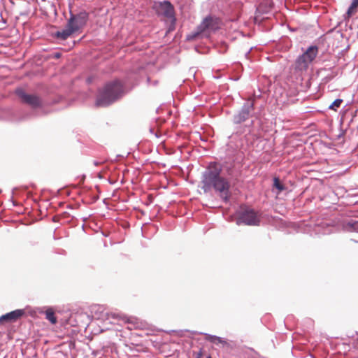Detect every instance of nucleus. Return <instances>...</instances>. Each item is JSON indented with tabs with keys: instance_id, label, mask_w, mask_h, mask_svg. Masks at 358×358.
<instances>
[{
	"instance_id": "nucleus-1",
	"label": "nucleus",
	"mask_w": 358,
	"mask_h": 358,
	"mask_svg": "<svg viewBox=\"0 0 358 358\" xmlns=\"http://www.w3.org/2000/svg\"><path fill=\"white\" fill-rule=\"evenodd\" d=\"M222 164L215 161L210 162L201 173L198 187L202 189L204 194L213 191L220 200L227 204L230 202L232 196L231 184L229 178L222 175Z\"/></svg>"
},
{
	"instance_id": "nucleus-2",
	"label": "nucleus",
	"mask_w": 358,
	"mask_h": 358,
	"mask_svg": "<svg viewBox=\"0 0 358 358\" xmlns=\"http://www.w3.org/2000/svg\"><path fill=\"white\" fill-rule=\"evenodd\" d=\"M255 101L252 99L246 100L240 108L237 109L231 117V122L235 125V131L232 135L240 136L245 132H248L250 134H255L259 133L262 130V120L256 117V120L258 121V125L255 124V120H252L249 124L245 123L253 116L255 113Z\"/></svg>"
},
{
	"instance_id": "nucleus-3",
	"label": "nucleus",
	"mask_w": 358,
	"mask_h": 358,
	"mask_svg": "<svg viewBox=\"0 0 358 358\" xmlns=\"http://www.w3.org/2000/svg\"><path fill=\"white\" fill-rule=\"evenodd\" d=\"M134 86L129 87L125 80L117 78L108 81L99 91L95 102L96 106L99 107L109 106L121 99Z\"/></svg>"
},
{
	"instance_id": "nucleus-4",
	"label": "nucleus",
	"mask_w": 358,
	"mask_h": 358,
	"mask_svg": "<svg viewBox=\"0 0 358 358\" xmlns=\"http://www.w3.org/2000/svg\"><path fill=\"white\" fill-rule=\"evenodd\" d=\"M89 13L82 10L78 13L70 12L69 18L64 29L55 31L52 36L58 40L65 41L73 34L82 30L89 20Z\"/></svg>"
},
{
	"instance_id": "nucleus-5",
	"label": "nucleus",
	"mask_w": 358,
	"mask_h": 358,
	"mask_svg": "<svg viewBox=\"0 0 358 358\" xmlns=\"http://www.w3.org/2000/svg\"><path fill=\"white\" fill-rule=\"evenodd\" d=\"M237 225L259 226L261 220L258 213L251 207L241 204L235 213Z\"/></svg>"
},
{
	"instance_id": "nucleus-6",
	"label": "nucleus",
	"mask_w": 358,
	"mask_h": 358,
	"mask_svg": "<svg viewBox=\"0 0 358 358\" xmlns=\"http://www.w3.org/2000/svg\"><path fill=\"white\" fill-rule=\"evenodd\" d=\"M318 46L310 45L302 55H299L295 60V68L299 71H305L308 68L309 64L313 62L318 54Z\"/></svg>"
},
{
	"instance_id": "nucleus-7",
	"label": "nucleus",
	"mask_w": 358,
	"mask_h": 358,
	"mask_svg": "<svg viewBox=\"0 0 358 358\" xmlns=\"http://www.w3.org/2000/svg\"><path fill=\"white\" fill-rule=\"evenodd\" d=\"M15 94L22 103L29 106L32 109L41 108L44 106V101L41 97L27 92L22 87L16 88Z\"/></svg>"
},
{
	"instance_id": "nucleus-8",
	"label": "nucleus",
	"mask_w": 358,
	"mask_h": 358,
	"mask_svg": "<svg viewBox=\"0 0 358 358\" xmlns=\"http://www.w3.org/2000/svg\"><path fill=\"white\" fill-rule=\"evenodd\" d=\"M199 25L204 36L208 38L210 32H215L220 28V20L215 16L208 15Z\"/></svg>"
},
{
	"instance_id": "nucleus-9",
	"label": "nucleus",
	"mask_w": 358,
	"mask_h": 358,
	"mask_svg": "<svg viewBox=\"0 0 358 358\" xmlns=\"http://www.w3.org/2000/svg\"><path fill=\"white\" fill-rule=\"evenodd\" d=\"M152 9L158 16L170 18L176 15L174 6L169 0L155 1L152 5Z\"/></svg>"
},
{
	"instance_id": "nucleus-10",
	"label": "nucleus",
	"mask_w": 358,
	"mask_h": 358,
	"mask_svg": "<svg viewBox=\"0 0 358 358\" xmlns=\"http://www.w3.org/2000/svg\"><path fill=\"white\" fill-rule=\"evenodd\" d=\"M91 312L95 315L97 319L106 318V320H110L112 318L114 320L123 319V317L119 313L106 312L104 307L101 305L92 306Z\"/></svg>"
},
{
	"instance_id": "nucleus-11",
	"label": "nucleus",
	"mask_w": 358,
	"mask_h": 358,
	"mask_svg": "<svg viewBox=\"0 0 358 358\" xmlns=\"http://www.w3.org/2000/svg\"><path fill=\"white\" fill-rule=\"evenodd\" d=\"M26 312L24 309H16L0 316V323H11L15 322L17 320L24 317Z\"/></svg>"
},
{
	"instance_id": "nucleus-12",
	"label": "nucleus",
	"mask_w": 358,
	"mask_h": 358,
	"mask_svg": "<svg viewBox=\"0 0 358 358\" xmlns=\"http://www.w3.org/2000/svg\"><path fill=\"white\" fill-rule=\"evenodd\" d=\"M95 190L96 192L93 189L86 191L83 194L82 201L87 204L95 203L99 199L100 190L98 186L95 187Z\"/></svg>"
},
{
	"instance_id": "nucleus-13",
	"label": "nucleus",
	"mask_w": 358,
	"mask_h": 358,
	"mask_svg": "<svg viewBox=\"0 0 358 358\" xmlns=\"http://www.w3.org/2000/svg\"><path fill=\"white\" fill-rule=\"evenodd\" d=\"M199 334L203 335L205 336V340L213 345L222 347L227 345V341L222 337L203 332H200Z\"/></svg>"
},
{
	"instance_id": "nucleus-14",
	"label": "nucleus",
	"mask_w": 358,
	"mask_h": 358,
	"mask_svg": "<svg viewBox=\"0 0 358 358\" xmlns=\"http://www.w3.org/2000/svg\"><path fill=\"white\" fill-rule=\"evenodd\" d=\"M342 228L348 232H358V220H348L342 223Z\"/></svg>"
},
{
	"instance_id": "nucleus-15",
	"label": "nucleus",
	"mask_w": 358,
	"mask_h": 358,
	"mask_svg": "<svg viewBox=\"0 0 358 358\" xmlns=\"http://www.w3.org/2000/svg\"><path fill=\"white\" fill-rule=\"evenodd\" d=\"M272 189L273 192H275L278 194L282 192L283 191L286 190L287 187L279 177L274 176L273 178Z\"/></svg>"
},
{
	"instance_id": "nucleus-16",
	"label": "nucleus",
	"mask_w": 358,
	"mask_h": 358,
	"mask_svg": "<svg viewBox=\"0 0 358 358\" xmlns=\"http://www.w3.org/2000/svg\"><path fill=\"white\" fill-rule=\"evenodd\" d=\"M204 36L203 32L199 29V25L197 26L196 29L194 31H192V33L187 34L186 36V40L189 41H194L196 38H199L200 37Z\"/></svg>"
},
{
	"instance_id": "nucleus-17",
	"label": "nucleus",
	"mask_w": 358,
	"mask_h": 358,
	"mask_svg": "<svg viewBox=\"0 0 358 358\" xmlns=\"http://www.w3.org/2000/svg\"><path fill=\"white\" fill-rule=\"evenodd\" d=\"M45 318L52 324H55L57 322V318L54 310L51 308H48L45 310Z\"/></svg>"
},
{
	"instance_id": "nucleus-18",
	"label": "nucleus",
	"mask_w": 358,
	"mask_h": 358,
	"mask_svg": "<svg viewBox=\"0 0 358 358\" xmlns=\"http://www.w3.org/2000/svg\"><path fill=\"white\" fill-rule=\"evenodd\" d=\"M234 4L235 9H236L234 11H233L234 18L238 19L241 15L243 3H241V2H238V1H236L234 3Z\"/></svg>"
},
{
	"instance_id": "nucleus-19",
	"label": "nucleus",
	"mask_w": 358,
	"mask_h": 358,
	"mask_svg": "<svg viewBox=\"0 0 358 358\" xmlns=\"http://www.w3.org/2000/svg\"><path fill=\"white\" fill-rule=\"evenodd\" d=\"M357 6H354L352 5V3H351V4L350 5V6L348 7V10H347V12L345 14V19L346 20L347 18H350L352 17V15L355 13V12L357 11Z\"/></svg>"
},
{
	"instance_id": "nucleus-20",
	"label": "nucleus",
	"mask_w": 358,
	"mask_h": 358,
	"mask_svg": "<svg viewBox=\"0 0 358 358\" xmlns=\"http://www.w3.org/2000/svg\"><path fill=\"white\" fill-rule=\"evenodd\" d=\"M343 99H335L329 106V109L336 111L337 109L341 106L343 103Z\"/></svg>"
},
{
	"instance_id": "nucleus-21",
	"label": "nucleus",
	"mask_w": 358,
	"mask_h": 358,
	"mask_svg": "<svg viewBox=\"0 0 358 358\" xmlns=\"http://www.w3.org/2000/svg\"><path fill=\"white\" fill-rule=\"evenodd\" d=\"M171 20V23L168 27V29H167V33H169V32H171L175 30L176 29V15H174L173 17H171L169 18Z\"/></svg>"
},
{
	"instance_id": "nucleus-22",
	"label": "nucleus",
	"mask_w": 358,
	"mask_h": 358,
	"mask_svg": "<svg viewBox=\"0 0 358 358\" xmlns=\"http://www.w3.org/2000/svg\"><path fill=\"white\" fill-rule=\"evenodd\" d=\"M29 115H19V117H15V116H13V117H10V120L11 121H21V120H26L29 117Z\"/></svg>"
},
{
	"instance_id": "nucleus-23",
	"label": "nucleus",
	"mask_w": 358,
	"mask_h": 358,
	"mask_svg": "<svg viewBox=\"0 0 358 358\" xmlns=\"http://www.w3.org/2000/svg\"><path fill=\"white\" fill-rule=\"evenodd\" d=\"M6 22V20L2 17L1 13H0V29H3Z\"/></svg>"
},
{
	"instance_id": "nucleus-24",
	"label": "nucleus",
	"mask_w": 358,
	"mask_h": 358,
	"mask_svg": "<svg viewBox=\"0 0 358 358\" xmlns=\"http://www.w3.org/2000/svg\"><path fill=\"white\" fill-rule=\"evenodd\" d=\"M57 193H58V194H65L66 196H69L70 195V192L69 190H67V189H58Z\"/></svg>"
},
{
	"instance_id": "nucleus-25",
	"label": "nucleus",
	"mask_w": 358,
	"mask_h": 358,
	"mask_svg": "<svg viewBox=\"0 0 358 358\" xmlns=\"http://www.w3.org/2000/svg\"><path fill=\"white\" fill-rule=\"evenodd\" d=\"M122 158H124V156H123V155H117L115 156V158L114 159H110V162H111L112 163L117 162H118L120 159H122Z\"/></svg>"
},
{
	"instance_id": "nucleus-26",
	"label": "nucleus",
	"mask_w": 358,
	"mask_h": 358,
	"mask_svg": "<svg viewBox=\"0 0 358 358\" xmlns=\"http://www.w3.org/2000/svg\"><path fill=\"white\" fill-rule=\"evenodd\" d=\"M93 80H94V78L92 76H89L86 79V83L87 84H90V83H92L93 82Z\"/></svg>"
},
{
	"instance_id": "nucleus-27",
	"label": "nucleus",
	"mask_w": 358,
	"mask_h": 358,
	"mask_svg": "<svg viewBox=\"0 0 358 358\" xmlns=\"http://www.w3.org/2000/svg\"><path fill=\"white\" fill-rule=\"evenodd\" d=\"M222 46H223V50H221V49L219 50V52L220 53H224L227 51V45H226V44H223Z\"/></svg>"
},
{
	"instance_id": "nucleus-28",
	"label": "nucleus",
	"mask_w": 358,
	"mask_h": 358,
	"mask_svg": "<svg viewBox=\"0 0 358 358\" xmlns=\"http://www.w3.org/2000/svg\"><path fill=\"white\" fill-rule=\"evenodd\" d=\"M60 57H61V53H60V52H55V53L54 54V57H55V58L58 59V58H59Z\"/></svg>"
},
{
	"instance_id": "nucleus-29",
	"label": "nucleus",
	"mask_w": 358,
	"mask_h": 358,
	"mask_svg": "<svg viewBox=\"0 0 358 358\" xmlns=\"http://www.w3.org/2000/svg\"><path fill=\"white\" fill-rule=\"evenodd\" d=\"M353 6H357L358 8V0H352V1Z\"/></svg>"
},
{
	"instance_id": "nucleus-30",
	"label": "nucleus",
	"mask_w": 358,
	"mask_h": 358,
	"mask_svg": "<svg viewBox=\"0 0 358 358\" xmlns=\"http://www.w3.org/2000/svg\"><path fill=\"white\" fill-rule=\"evenodd\" d=\"M63 216H64V217H70L71 215H70V214H69V213H67V212H64V213H63Z\"/></svg>"
},
{
	"instance_id": "nucleus-31",
	"label": "nucleus",
	"mask_w": 358,
	"mask_h": 358,
	"mask_svg": "<svg viewBox=\"0 0 358 358\" xmlns=\"http://www.w3.org/2000/svg\"><path fill=\"white\" fill-rule=\"evenodd\" d=\"M93 163H94V164L95 166H99V165H100V164H102V162H98V161H94V162H93Z\"/></svg>"
},
{
	"instance_id": "nucleus-32",
	"label": "nucleus",
	"mask_w": 358,
	"mask_h": 358,
	"mask_svg": "<svg viewBox=\"0 0 358 358\" xmlns=\"http://www.w3.org/2000/svg\"><path fill=\"white\" fill-rule=\"evenodd\" d=\"M251 50H252V48H250V49H249V50L245 52V57H248V55H250V53Z\"/></svg>"
},
{
	"instance_id": "nucleus-33",
	"label": "nucleus",
	"mask_w": 358,
	"mask_h": 358,
	"mask_svg": "<svg viewBox=\"0 0 358 358\" xmlns=\"http://www.w3.org/2000/svg\"><path fill=\"white\" fill-rule=\"evenodd\" d=\"M201 355H202V350H200V351L199 352L198 355H197V357H200L201 358Z\"/></svg>"
},
{
	"instance_id": "nucleus-34",
	"label": "nucleus",
	"mask_w": 358,
	"mask_h": 358,
	"mask_svg": "<svg viewBox=\"0 0 358 358\" xmlns=\"http://www.w3.org/2000/svg\"><path fill=\"white\" fill-rule=\"evenodd\" d=\"M11 201H12V203H13V206H17V203L13 200V196L11 197Z\"/></svg>"
},
{
	"instance_id": "nucleus-35",
	"label": "nucleus",
	"mask_w": 358,
	"mask_h": 358,
	"mask_svg": "<svg viewBox=\"0 0 358 358\" xmlns=\"http://www.w3.org/2000/svg\"><path fill=\"white\" fill-rule=\"evenodd\" d=\"M79 207H80V204L79 203L76 204L75 206H73V209H78Z\"/></svg>"
},
{
	"instance_id": "nucleus-36",
	"label": "nucleus",
	"mask_w": 358,
	"mask_h": 358,
	"mask_svg": "<svg viewBox=\"0 0 358 358\" xmlns=\"http://www.w3.org/2000/svg\"><path fill=\"white\" fill-rule=\"evenodd\" d=\"M67 208H69V209H73V206L68 205Z\"/></svg>"
},
{
	"instance_id": "nucleus-37",
	"label": "nucleus",
	"mask_w": 358,
	"mask_h": 358,
	"mask_svg": "<svg viewBox=\"0 0 358 358\" xmlns=\"http://www.w3.org/2000/svg\"><path fill=\"white\" fill-rule=\"evenodd\" d=\"M52 221L53 222H57V218L56 217H52Z\"/></svg>"
},
{
	"instance_id": "nucleus-38",
	"label": "nucleus",
	"mask_w": 358,
	"mask_h": 358,
	"mask_svg": "<svg viewBox=\"0 0 358 358\" xmlns=\"http://www.w3.org/2000/svg\"><path fill=\"white\" fill-rule=\"evenodd\" d=\"M17 187H14V188L13 189V190H12L13 194H14V192H15V190H17Z\"/></svg>"
},
{
	"instance_id": "nucleus-39",
	"label": "nucleus",
	"mask_w": 358,
	"mask_h": 358,
	"mask_svg": "<svg viewBox=\"0 0 358 358\" xmlns=\"http://www.w3.org/2000/svg\"><path fill=\"white\" fill-rule=\"evenodd\" d=\"M195 50H196V52H199V50H198V47H197V46H196V47H195Z\"/></svg>"
},
{
	"instance_id": "nucleus-40",
	"label": "nucleus",
	"mask_w": 358,
	"mask_h": 358,
	"mask_svg": "<svg viewBox=\"0 0 358 358\" xmlns=\"http://www.w3.org/2000/svg\"><path fill=\"white\" fill-rule=\"evenodd\" d=\"M350 241H353V242H355V243H358V241H355V240H354V239H350Z\"/></svg>"
},
{
	"instance_id": "nucleus-41",
	"label": "nucleus",
	"mask_w": 358,
	"mask_h": 358,
	"mask_svg": "<svg viewBox=\"0 0 358 358\" xmlns=\"http://www.w3.org/2000/svg\"><path fill=\"white\" fill-rule=\"evenodd\" d=\"M83 220L85 222L87 220V217H83Z\"/></svg>"
},
{
	"instance_id": "nucleus-42",
	"label": "nucleus",
	"mask_w": 358,
	"mask_h": 358,
	"mask_svg": "<svg viewBox=\"0 0 358 358\" xmlns=\"http://www.w3.org/2000/svg\"><path fill=\"white\" fill-rule=\"evenodd\" d=\"M206 358H213V357H211V355H208L206 357Z\"/></svg>"
},
{
	"instance_id": "nucleus-43",
	"label": "nucleus",
	"mask_w": 358,
	"mask_h": 358,
	"mask_svg": "<svg viewBox=\"0 0 358 358\" xmlns=\"http://www.w3.org/2000/svg\"><path fill=\"white\" fill-rule=\"evenodd\" d=\"M109 182H110V184H113V183H114V181H113V180H109Z\"/></svg>"
},
{
	"instance_id": "nucleus-44",
	"label": "nucleus",
	"mask_w": 358,
	"mask_h": 358,
	"mask_svg": "<svg viewBox=\"0 0 358 358\" xmlns=\"http://www.w3.org/2000/svg\"><path fill=\"white\" fill-rule=\"evenodd\" d=\"M176 330H171L169 331V333H173V332H176Z\"/></svg>"
},
{
	"instance_id": "nucleus-45",
	"label": "nucleus",
	"mask_w": 358,
	"mask_h": 358,
	"mask_svg": "<svg viewBox=\"0 0 358 358\" xmlns=\"http://www.w3.org/2000/svg\"><path fill=\"white\" fill-rule=\"evenodd\" d=\"M290 30H291L292 31H296V29H291V28H290Z\"/></svg>"
},
{
	"instance_id": "nucleus-46",
	"label": "nucleus",
	"mask_w": 358,
	"mask_h": 358,
	"mask_svg": "<svg viewBox=\"0 0 358 358\" xmlns=\"http://www.w3.org/2000/svg\"><path fill=\"white\" fill-rule=\"evenodd\" d=\"M84 227H85V224H83V225H82V228H83V229H84Z\"/></svg>"
},
{
	"instance_id": "nucleus-47",
	"label": "nucleus",
	"mask_w": 358,
	"mask_h": 358,
	"mask_svg": "<svg viewBox=\"0 0 358 358\" xmlns=\"http://www.w3.org/2000/svg\"><path fill=\"white\" fill-rule=\"evenodd\" d=\"M1 192H2V191H1V189H0V194L1 193Z\"/></svg>"
},
{
	"instance_id": "nucleus-48",
	"label": "nucleus",
	"mask_w": 358,
	"mask_h": 358,
	"mask_svg": "<svg viewBox=\"0 0 358 358\" xmlns=\"http://www.w3.org/2000/svg\"><path fill=\"white\" fill-rule=\"evenodd\" d=\"M196 358H200V357H196Z\"/></svg>"
}]
</instances>
